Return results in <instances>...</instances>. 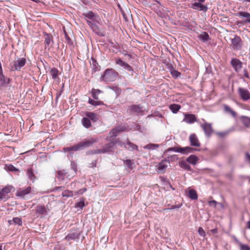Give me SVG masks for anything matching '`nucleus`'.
I'll list each match as a JSON object with an SVG mask.
<instances>
[{"mask_svg":"<svg viewBox=\"0 0 250 250\" xmlns=\"http://www.w3.org/2000/svg\"><path fill=\"white\" fill-rule=\"evenodd\" d=\"M118 73L112 69H106L102 76L103 81L113 82L116 79Z\"/></svg>","mask_w":250,"mask_h":250,"instance_id":"1","label":"nucleus"},{"mask_svg":"<svg viewBox=\"0 0 250 250\" xmlns=\"http://www.w3.org/2000/svg\"><path fill=\"white\" fill-rule=\"evenodd\" d=\"M26 62V61L25 58H18L11 63V70L12 71H19L21 68L25 65Z\"/></svg>","mask_w":250,"mask_h":250,"instance_id":"2","label":"nucleus"},{"mask_svg":"<svg viewBox=\"0 0 250 250\" xmlns=\"http://www.w3.org/2000/svg\"><path fill=\"white\" fill-rule=\"evenodd\" d=\"M197 150V149L192 148L190 146H186L185 147H173L169 148L167 151H171L175 152L180 153L183 154H188L193 153L195 151Z\"/></svg>","mask_w":250,"mask_h":250,"instance_id":"3","label":"nucleus"},{"mask_svg":"<svg viewBox=\"0 0 250 250\" xmlns=\"http://www.w3.org/2000/svg\"><path fill=\"white\" fill-rule=\"evenodd\" d=\"M99 139L96 138H91L88 139H85L83 141L79 143L80 149L82 150L84 148L92 146L94 143L98 142Z\"/></svg>","mask_w":250,"mask_h":250,"instance_id":"4","label":"nucleus"},{"mask_svg":"<svg viewBox=\"0 0 250 250\" xmlns=\"http://www.w3.org/2000/svg\"><path fill=\"white\" fill-rule=\"evenodd\" d=\"M201 127L203 129L205 134L207 137H210L211 136L213 133V129L211 124L205 122L201 125Z\"/></svg>","mask_w":250,"mask_h":250,"instance_id":"5","label":"nucleus"},{"mask_svg":"<svg viewBox=\"0 0 250 250\" xmlns=\"http://www.w3.org/2000/svg\"><path fill=\"white\" fill-rule=\"evenodd\" d=\"M231 43L234 49L236 50L241 49L242 43V40L239 36L235 35L234 38L231 39Z\"/></svg>","mask_w":250,"mask_h":250,"instance_id":"6","label":"nucleus"},{"mask_svg":"<svg viewBox=\"0 0 250 250\" xmlns=\"http://www.w3.org/2000/svg\"><path fill=\"white\" fill-rule=\"evenodd\" d=\"M238 93L241 98L244 101H248L250 99V92L245 88L239 87L238 89Z\"/></svg>","mask_w":250,"mask_h":250,"instance_id":"7","label":"nucleus"},{"mask_svg":"<svg viewBox=\"0 0 250 250\" xmlns=\"http://www.w3.org/2000/svg\"><path fill=\"white\" fill-rule=\"evenodd\" d=\"M119 142L118 140H116L114 141H112L108 144L105 145L103 148V152H104V153H109L113 151V149L115 146L116 145H117V143Z\"/></svg>","mask_w":250,"mask_h":250,"instance_id":"8","label":"nucleus"},{"mask_svg":"<svg viewBox=\"0 0 250 250\" xmlns=\"http://www.w3.org/2000/svg\"><path fill=\"white\" fill-rule=\"evenodd\" d=\"M230 63L236 72H238L242 67V62L237 59H232Z\"/></svg>","mask_w":250,"mask_h":250,"instance_id":"9","label":"nucleus"},{"mask_svg":"<svg viewBox=\"0 0 250 250\" xmlns=\"http://www.w3.org/2000/svg\"><path fill=\"white\" fill-rule=\"evenodd\" d=\"M116 64L121 66L124 69L128 71H133L131 66L126 62H124L121 58H118L115 60Z\"/></svg>","mask_w":250,"mask_h":250,"instance_id":"10","label":"nucleus"},{"mask_svg":"<svg viewBox=\"0 0 250 250\" xmlns=\"http://www.w3.org/2000/svg\"><path fill=\"white\" fill-rule=\"evenodd\" d=\"M31 192V188L28 187L26 188L19 189L16 192V196L21 198H23L26 195L28 194Z\"/></svg>","mask_w":250,"mask_h":250,"instance_id":"11","label":"nucleus"},{"mask_svg":"<svg viewBox=\"0 0 250 250\" xmlns=\"http://www.w3.org/2000/svg\"><path fill=\"white\" fill-rule=\"evenodd\" d=\"M167 167V160H163L156 166V170L159 173H163Z\"/></svg>","mask_w":250,"mask_h":250,"instance_id":"12","label":"nucleus"},{"mask_svg":"<svg viewBox=\"0 0 250 250\" xmlns=\"http://www.w3.org/2000/svg\"><path fill=\"white\" fill-rule=\"evenodd\" d=\"M197 121V118L194 114H185L184 115V118L183 122H185L188 124H193L194 122Z\"/></svg>","mask_w":250,"mask_h":250,"instance_id":"13","label":"nucleus"},{"mask_svg":"<svg viewBox=\"0 0 250 250\" xmlns=\"http://www.w3.org/2000/svg\"><path fill=\"white\" fill-rule=\"evenodd\" d=\"M204 2H195L191 4V7L194 9L206 12L208 7L206 5L202 4Z\"/></svg>","mask_w":250,"mask_h":250,"instance_id":"14","label":"nucleus"},{"mask_svg":"<svg viewBox=\"0 0 250 250\" xmlns=\"http://www.w3.org/2000/svg\"><path fill=\"white\" fill-rule=\"evenodd\" d=\"M189 141L191 146L200 147L201 144L195 134H191L189 137Z\"/></svg>","mask_w":250,"mask_h":250,"instance_id":"15","label":"nucleus"},{"mask_svg":"<svg viewBox=\"0 0 250 250\" xmlns=\"http://www.w3.org/2000/svg\"><path fill=\"white\" fill-rule=\"evenodd\" d=\"M125 126H119L112 129L109 132L110 137H115L120 133L125 131Z\"/></svg>","mask_w":250,"mask_h":250,"instance_id":"16","label":"nucleus"},{"mask_svg":"<svg viewBox=\"0 0 250 250\" xmlns=\"http://www.w3.org/2000/svg\"><path fill=\"white\" fill-rule=\"evenodd\" d=\"M10 82V79L5 77L3 72H0V87H7Z\"/></svg>","mask_w":250,"mask_h":250,"instance_id":"17","label":"nucleus"},{"mask_svg":"<svg viewBox=\"0 0 250 250\" xmlns=\"http://www.w3.org/2000/svg\"><path fill=\"white\" fill-rule=\"evenodd\" d=\"M83 15L84 17L88 19L98 22V20L99 19V16L94 14L92 11H88L86 13H83Z\"/></svg>","mask_w":250,"mask_h":250,"instance_id":"18","label":"nucleus"},{"mask_svg":"<svg viewBox=\"0 0 250 250\" xmlns=\"http://www.w3.org/2000/svg\"><path fill=\"white\" fill-rule=\"evenodd\" d=\"M235 16L240 18H245L246 20H244L245 23H250V13L247 12L241 11L235 14Z\"/></svg>","mask_w":250,"mask_h":250,"instance_id":"19","label":"nucleus"},{"mask_svg":"<svg viewBox=\"0 0 250 250\" xmlns=\"http://www.w3.org/2000/svg\"><path fill=\"white\" fill-rule=\"evenodd\" d=\"M80 236V232H74L68 233L64 238V239L69 240H75L79 238Z\"/></svg>","mask_w":250,"mask_h":250,"instance_id":"20","label":"nucleus"},{"mask_svg":"<svg viewBox=\"0 0 250 250\" xmlns=\"http://www.w3.org/2000/svg\"><path fill=\"white\" fill-rule=\"evenodd\" d=\"M12 189V187H5L0 191V199H4L6 195L10 192Z\"/></svg>","mask_w":250,"mask_h":250,"instance_id":"21","label":"nucleus"},{"mask_svg":"<svg viewBox=\"0 0 250 250\" xmlns=\"http://www.w3.org/2000/svg\"><path fill=\"white\" fill-rule=\"evenodd\" d=\"M80 147L79 143L76 144L73 146H71L69 147H64L63 148V151L64 152H67L69 151H77L80 150Z\"/></svg>","mask_w":250,"mask_h":250,"instance_id":"22","label":"nucleus"},{"mask_svg":"<svg viewBox=\"0 0 250 250\" xmlns=\"http://www.w3.org/2000/svg\"><path fill=\"white\" fill-rule=\"evenodd\" d=\"M240 119L243 125L247 128L250 127V118L246 116H241Z\"/></svg>","mask_w":250,"mask_h":250,"instance_id":"23","label":"nucleus"},{"mask_svg":"<svg viewBox=\"0 0 250 250\" xmlns=\"http://www.w3.org/2000/svg\"><path fill=\"white\" fill-rule=\"evenodd\" d=\"M129 110L132 113H141L142 112V107L139 105H132L129 107Z\"/></svg>","mask_w":250,"mask_h":250,"instance_id":"24","label":"nucleus"},{"mask_svg":"<svg viewBox=\"0 0 250 250\" xmlns=\"http://www.w3.org/2000/svg\"><path fill=\"white\" fill-rule=\"evenodd\" d=\"M199 160V158L195 155H191L187 158L186 161L187 162L193 165H195Z\"/></svg>","mask_w":250,"mask_h":250,"instance_id":"25","label":"nucleus"},{"mask_svg":"<svg viewBox=\"0 0 250 250\" xmlns=\"http://www.w3.org/2000/svg\"><path fill=\"white\" fill-rule=\"evenodd\" d=\"M224 111L227 113L230 114L233 117L236 118L237 116L236 113L233 111L228 105L224 104L223 105Z\"/></svg>","mask_w":250,"mask_h":250,"instance_id":"26","label":"nucleus"},{"mask_svg":"<svg viewBox=\"0 0 250 250\" xmlns=\"http://www.w3.org/2000/svg\"><path fill=\"white\" fill-rule=\"evenodd\" d=\"M26 174L28 178L33 182L36 179V177L34 175L33 169L31 167H29L27 169Z\"/></svg>","mask_w":250,"mask_h":250,"instance_id":"27","label":"nucleus"},{"mask_svg":"<svg viewBox=\"0 0 250 250\" xmlns=\"http://www.w3.org/2000/svg\"><path fill=\"white\" fill-rule=\"evenodd\" d=\"M85 115L89 120H92L93 122H96L98 120L97 115L96 113L91 112H86Z\"/></svg>","mask_w":250,"mask_h":250,"instance_id":"28","label":"nucleus"},{"mask_svg":"<svg viewBox=\"0 0 250 250\" xmlns=\"http://www.w3.org/2000/svg\"><path fill=\"white\" fill-rule=\"evenodd\" d=\"M36 212L40 215L46 214L47 210L44 206L39 205L36 207Z\"/></svg>","mask_w":250,"mask_h":250,"instance_id":"29","label":"nucleus"},{"mask_svg":"<svg viewBox=\"0 0 250 250\" xmlns=\"http://www.w3.org/2000/svg\"><path fill=\"white\" fill-rule=\"evenodd\" d=\"M179 165L181 168L185 170L190 171L191 169L190 166L187 163V161H181L179 162Z\"/></svg>","mask_w":250,"mask_h":250,"instance_id":"30","label":"nucleus"},{"mask_svg":"<svg viewBox=\"0 0 250 250\" xmlns=\"http://www.w3.org/2000/svg\"><path fill=\"white\" fill-rule=\"evenodd\" d=\"M44 42L48 46L53 42V37L52 35L46 33H44Z\"/></svg>","mask_w":250,"mask_h":250,"instance_id":"31","label":"nucleus"},{"mask_svg":"<svg viewBox=\"0 0 250 250\" xmlns=\"http://www.w3.org/2000/svg\"><path fill=\"white\" fill-rule=\"evenodd\" d=\"M81 122L83 125L86 128H88L91 126L90 120L87 117H83L82 119Z\"/></svg>","mask_w":250,"mask_h":250,"instance_id":"32","label":"nucleus"},{"mask_svg":"<svg viewBox=\"0 0 250 250\" xmlns=\"http://www.w3.org/2000/svg\"><path fill=\"white\" fill-rule=\"evenodd\" d=\"M67 173V171L65 169H60L58 171L57 174V177L59 179L64 180V176Z\"/></svg>","mask_w":250,"mask_h":250,"instance_id":"33","label":"nucleus"},{"mask_svg":"<svg viewBox=\"0 0 250 250\" xmlns=\"http://www.w3.org/2000/svg\"><path fill=\"white\" fill-rule=\"evenodd\" d=\"M198 38L203 42H206L209 40L208 34L206 32H203L201 34L198 35Z\"/></svg>","mask_w":250,"mask_h":250,"instance_id":"34","label":"nucleus"},{"mask_svg":"<svg viewBox=\"0 0 250 250\" xmlns=\"http://www.w3.org/2000/svg\"><path fill=\"white\" fill-rule=\"evenodd\" d=\"M50 73L53 80H56L57 78H58L59 71L57 68H52L50 71Z\"/></svg>","mask_w":250,"mask_h":250,"instance_id":"35","label":"nucleus"},{"mask_svg":"<svg viewBox=\"0 0 250 250\" xmlns=\"http://www.w3.org/2000/svg\"><path fill=\"white\" fill-rule=\"evenodd\" d=\"M169 108L173 113H176L181 108V106L177 104H172L169 106Z\"/></svg>","mask_w":250,"mask_h":250,"instance_id":"36","label":"nucleus"},{"mask_svg":"<svg viewBox=\"0 0 250 250\" xmlns=\"http://www.w3.org/2000/svg\"><path fill=\"white\" fill-rule=\"evenodd\" d=\"M8 222L9 224L11 225L12 223L17 224L19 226H21L22 225V221L21 218L19 217H14L13 218L12 220H8Z\"/></svg>","mask_w":250,"mask_h":250,"instance_id":"37","label":"nucleus"},{"mask_svg":"<svg viewBox=\"0 0 250 250\" xmlns=\"http://www.w3.org/2000/svg\"><path fill=\"white\" fill-rule=\"evenodd\" d=\"M179 158L177 155H172L168 156L165 160H167V163L169 164L170 162H175L178 160Z\"/></svg>","mask_w":250,"mask_h":250,"instance_id":"38","label":"nucleus"},{"mask_svg":"<svg viewBox=\"0 0 250 250\" xmlns=\"http://www.w3.org/2000/svg\"><path fill=\"white\" fill-rule=\"evenodd\" d=\"M63 197H70L74 195V191L69 190H65L62 192V194Z\"/></svg>","mask_w":250,"mask_h":250,"instance_id":"39","label":"nucleus"},{"mask_svg":"<svg viewBox=\"0 0 250 250\" xmlns=\"http://www.w3.org/2000/svg\"><path fill=\"white\" fill-rule=\"evenodd\" d=\"M189 197L192 200H196L198 198L196 191L194 189L189 190Z\"/></svg>","mask_w":250,"mask_h":250,"instance_id":"40","label":"nucleus"},{"mask_svg":"<svg viewBox=\"0 0 250 250\" xmlns=\"http://www.w3.org/2000/svg\"><path fill=\"white\" fill-rule=\"evenodd\" d=\"M101 92V91L99 89L93 88L91 90L92 97L95 100H98L99 99L98 95Z\"/></svg>","mask_w":250,"mask_h":250,"instance_id":"41","label":"nucleus"},{"mask_svg":"<svg viewBox=\"0 0 250 250\" xmlns=\"http://www.w3.org/2000/svg\"><path fill=\"white\" fill-rule=\"evenodd\" d=\"M91 29L95 33H96L97 35L103 36L104 35L100 31V29L99 27L96 25L94 24L92 27Z\"/></svg>","mask_w":250,"mask_h":250,"instance_id":"42","label":"nucleus"},{"mask_svg":"<svg viewBox=\"0 0 250 250\" xmlns=\"http://www.w3.org/2000/svg\"><path fill=\"white\" fill-rule=\"evenodd\" d=\"M88 103L91 105L97 106L103 104V103L100 101H95L91 99H89Z\"/></svg>","mask_w":250,"mask_h":250,"instance_id":"43","label":"nucleus"},{"mask_svg":"<svg viewBox=\"0 0 250 250\" xmlns=\"http://www.w3.org/2000/svg\"><path fill=\"white\" fill-rule=\"evenodd\" d=\"M92 62H90V64L92 67V69L94 71H97L99 67V65L98 62H97L96 60L94 59L93 58H92Z\"/></svg>","mask_w":250,"mask_h":250,"instance_id":"44","label":"nucleus"},{"mask_svg":"<svg viewBox=\"0 0 250 250\" xmlns=\"http://www.w3.org/2000/svg\"><path fill=\"white\" fill-rule=\"evenodd\" d=\"M6 169L9 171H18L19 169L12 165H6Z\"/></svg>","mask_w":250,"mask_h":250,"instance_id":"45","label":"nucleus"},{"mask_svg":"<svg viewBox=\"0 0 250 250\" xmlns=\"http://www.w3.org/2000/svg\"><path fill=\"white\" fill-rule=\"evenodd\" d=\"M158 146H159L158 145L148 144L145 146L144 148L145 149H154L155 147H158Z\"/></svg>","mask_w":250,"mask_h":250,"instance_id":"46","label":"nucleus"},{"mask_svg":"<svg viewBox=\"0 0 250 250\" xmlns=\"http://www.w3.org/2000/svg\"><path fill=\"white\" fill-rule=\"evenodd\" d=\"M127 145L129 146L131 150H138V146L130 142H128Z\"/></svg>","mask_w":250,"mask_h":250,"instance_id":"47","label":"nucleus"},{"mask_svg":"<svg viewBox=\"0 0 250 250\" xmlns=\"http://www.w3.org/2000/svg\"><path fill=\"white\" fill-rule=\"evenodd\" d=\"M86 188H83L82 189H81L78 191H74V195H77L78 194H83L84 192H85L86 191Z\"/></svg>","mask_w":250,"mask_h":250,"instance_id":"48","label":"nucleus"},{"mask_svg":"<svg viewBox=\"0 0 250 250\" xmlns=\"http://www.w3.org/2000/svg\"><path fill=\"white\" fill-rule=\"evenodd\" d=\"M124 164H125L128 168H132V162L130 160H126L124 161Z\"/></svg>","mask_w":250,"mask_h":250,"instance_id":"49","label":"nucleus"},{"mask_svg":"<svg viewBox=\"0 0 250 250\" xmlns=\"http://www.w3.org/2000/svg\"><path fill=\"white\" fill-rule=\"evenodd\" d=\"M198 232L200 236L203 237L206 236V233L202 228L199 227L198 230Z\"/></svg>","mask_w":250,"mask_h":250,"instance_id":"50","label":"nucleus"},{"mask_svg":"<svg viewBox=\"0 0 250 250\" xmlns=\"http://www.w3.org/2000/svg\"><path fill=\"white\" fill-rule=\"evenodd\" d=\"M171 74L173 77H175V78L178 77L181 75V73L176 70H173L171 71Z\"/></svg>","mask_w":250,"mask_h":250,"instance_id":"51","label":"nucleus"},{"mask_svg":"<svg viewBox=\"0 0 250 250\" xmlns=\"http://www.w3.org/2000/svg\"><path fill=\"white\" fill-rule=\"evenodd\" d=\"M71 167L72 169L74 171L75 173H76L77 171V165L74 162H71Z\"/></svg>","mask_w":250,"mask_h":250,"instance_id":"52","label":"nucleus"},{"mask_svg":"<svg viewBox=\"0 0 250 250\" xmlns=\"http://www.w3.org/2000/svg\"><path fill=\"white\" fill-rule=\"evenodd\" d=\"M208 203L210 206H213L214 208H216V205L218 204V203L215 200L209 201Z\"/></svg>","mask_w":250,"mask_h":250,"instance_id":"53","label":"nucleus"},{"mask_svg":"<svg viewBox=\"0 0 250 250\" xmlns=\"http://www.w3.org/2000/svg\"><path fill=\"white\" fill-rule=\"evenodd\" d=\"M240 249L241 250H250V247L244 244L241 245Z\"/></svg>","mask_w":250,"mask_h":250,"instance_id":"54","label":"nucleus"},{"mask_svg":"<svg viewBox=\"0 0 250 250\" xmlns=\"http://www.w3.org/2000/svg\"><path fill=\"white\" fill-rule=\"evenodd\" d=\"M84 206L83 201H80L77 203L76 207L81 208H82Z\"/></svg>","mask_w":250,"mask_h":250,"instance_id":"55","label":"nucleus"},{"mask_svg":"<svg viewBox=\"0 0 250 250\" xmlns=\"http://www.w3.org/2000/svg\"><path fill=\"white\" fill-rule=\"evenodd\" d=\"M97 163V160H95L93 161L90 164H89V167L91 168L96 167Z\"/></svg>","mask_w":250,"mask_h":250,"instance_id":"56","label":"nucleus"},{"mask_svg":"<svg viewBox=\"0 0 250 250\" xmlns=\"http://www.w3.org/2000/svg\"><path fill=\"white\" fill-rule=\"evenodd\" d=\"M93 154H101V153H104V152H103V148L97 149L94 151L93 152Z\"/></svg>","mask_w":250,"mask_h":250,"instance_id":"57","label":"nucleus"},{"mask_svg":"<svg viewBox=\"0 0 250 250\" xmlns=\"http://www.w3.org/2000/svg\"><path fill=\"white\" fill-rule=\"evenodd\" d=\"M227 134H228V133H227V132H218V133H217V134H218L219 136H220V137H223L225 136L226 135H227Z\"/></svg>","mask_w":250,"mask_h":250,"instance_id":"58","label":"nucleus"},{"mask_svg":"<svg viewBox=\"0 0 250 250\" xmlns=\"http://www.w3.org/2000/svg\"><path fill=\"white\" fill-rule=\"evenodd\" d=\"M86 21L88 25L90 26L91 28L95 24V23H93L92 21H90L87 20Z\"/></svg>","mask_w":250,"mask_h":250,"instance_id":"59","label":"nucleus"},{"mask_svg":"<svg viewBox=\"0 0 250 250\" xmlns=\"http://www.w3.org/2000/svg\"><path fill=\"white\" fill-rule=\"evenodd\" d=\"M244 76L247 78H249V76L247 72V70L246 69L244 70Z\"/></svg>","mask_w":250,"mask_h":250,"instance_id":"60","label":"nucleus"},{"mask_svg":"<svg viewBox=\"0 0 250 250\" xmlns=\"http://www.w3.org/2000/svg\"><path fill=\"white\" fill-rule=\"evenodd\" d=\"M63 187H56L54 188L53 189V191H57L58 190H60V189H63Z\"/></svg>","mask_w":250,"mask_h":250,"instance_id":"61","label":"nucleus"},{"mask_svg":"<svg viewBox=\"0 0 250 250\" xmlns=\"http://www.w3.org/2000/svg\"><path fill=\"white\" fill-rule=\"evenodd\" d=\"M246 158L247 161L250 163V155L248 153H246Z\"/></svg>","mask_w":250,"mask_h":250,"instance_id":"62","label":"nucleus"},{"mask_svg":"<svg viewBox=\"0 0 250 250\" xmlns=\"http://www.w3.org/2000/svg\"><path fill=\"white\" fill-rule=\"evenodd\" d=\"M65 37L69 43L71 42V39H70V38L68 37V36L66 34H65Z\"/></svg>","mask_w":250,"mask_h":250,"instance_id":"63","label":"nucleus"},{"mask_svg":"<svg viewBox=\"0 0 250 250\" xmlns=\"http://www.w3.org/2000/svg\"><path fill=\"white\" fill-rule=\"evenodd\" d=\"M210 231L213 233H217L218 232V230L217 229H214L210 230Z\"/></svg>","mask_w":250,"mask_h":250,"instance_id":"64","label":"nucleus"}]
</instances>
